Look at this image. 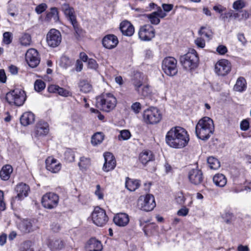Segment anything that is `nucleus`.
Returning a JSON list of instances; mask_svg holds the SVG:
<instances>
[{
  "mask_svg": "<svg viewBox=\"0 0 251 251\" xmlns=\"http://www.w3.org/2000/svg\"><path fill=\"white\" fill-rule=\"evenodd\" d=\"M189 140V135L187 131L180 126L172 128L166 135V143L170 147L176 149L186 147Z\"/></svg>",
  "mask_w": 251,
  "mask_h": 251,
  "instance_id": "obj_1",
  "label": "nucleus"
},
{
  "mask_svg": "<svg viewBox=\"0 0 251 251\" xmlns=\"http://www.w3.org/2000/svg\"><path fill=\"white\" fill-rule=\"evenodd\" d=\"M214 131L213 121L208 117L200 119L196 126V134L199 139L202 140L209 139Z\"/></svg>",
  "mask_w": 251,
  "mask_h": 251,
  "instance_id": "obj_2",
  "label": "nucleus"
},
{
  "mask_svg": "<svg viewBox=\"0 0 251 251\" xmlns=\"http://www.w3.org/2000/svg\"><path fill=\"white\" fill-rule=\"evenodd\" d=\"M116 104V98L110 93L103 94L96 98L97 107L105 112H108L113 110Z\"/></svg>",
  "mask_w": 251,
  "mask_h": 251,
  "instance_id": "obj_3",
  "label": "nucleus"
},
{
  "mask_svg": "<svg viewBox=\"0 0 251 251\" xmlns=\"http://www.w3.org/2000/svg\"><path fill=\"white\" fill-rule=\"evenodd\" d=\"M199 58L196 51L190 50L186 54L180 57V61L183 67L186 70L196 68L198 64Z\"/></svg>",
  "mask_w": 251,
  "mask_h": 251,
  "instance_id": "obj_4",
  "label": "nucleus"
},
{
  "mask_svg": "<svg viewBox=\"0 0 251 251\" xmlns=\"http://www.w3.org/2000/svg\"><path fill=\"white\" fill-rule=\"evenodd\" d=\"M143 122L147 125L158 124L162 119L160 110L155 107H150L145 109L142 115Z\"/></svg>",
  "mask_w": 251,
  "mask_h": 251,
  "instance_id": "obj_5",
  "label": "nucleus"
},
{
  "mask_svg": "<svg viewBox=\"0 0 251 251\" xmlns=\"http://www.w3.org/2000/svg\"><path fill=\"white\" fill-rule=\"evenodd\" d=\"M5 99L9 103L20 106L24 103L26 95L24 90L16 88L7 93Z\"/></svg>",
  "mask_w": 251,
  "mask_h": 251,
  "instance_id": "obj_6",
  "label": "nucleus"
},
{
  "mask_svg": "<svg viewBox=\"0 0 251 251\" xmlns=\"http://www.w3.org/2000/svg\"><path fill=\"white\" fill-rule=\"evenodd\" d=\"M177 60L173 57L165 58L162 62V68L167 75L173 76L177 73Z\"/></svg>",
  "mask_w": 251,
  "mask_h": 251,
  "instance_id": "obj_7",
  "label": "nucleus"
},
{
  "mask_svg": "<svg viewBox=\"0 0 251 251\" xmlns=\"http://www.w3.org/2000/svg\"><path fill=\"white\" fill-rule=\"evenodd\" d=\"M93 223L98 226H103L108 221L105 211L99 206H96L91 214Z\"/></svg>",
  "mask_w": 251,
  "mask_h": 251,
  "instance_id": "obj_8",
  "label": "nucleus"
},
{
  "mask_svg": "<svg viewBox=\"0 0 251 251\" xmlns=\"http://www.w3.org/2000/svg\"><path fill=\"white\" fill-rule=\"evenodd\" d=\"M138 202L140 209L145 211H151L156 206L154 197L151 194H147L145 196H141Z\"/></svg>",
  "mask_w": 251,
  "mask_h": 251,
  "instance_id": "obj_9",
  "label": "nucleus"
},
{
  "mask_svg": "<svg viewBox=\"0 0 251 251\" xmlns=\"http://www.w3.org/2000/svg\"><path fill=\"white\" fill-rule=\"evenodd\" d=\"M59 197L53 193H48L43 195L42 199L43 206L48 209L55 208L58 203Z\"/></svg>",
  "mask_w": 251,
  "mask_h": 251,
  "instance_id": "obj_10",
  "label": "nucleus"
},
{
  "mask_svg": "<svg viewBox=\"0 0 251 251\" xmlns=\"http://www.w3.org/2000/svg\"><path fill=\"white\" fill-rule=\"evenodd\" d=\"M231 69L230 62L226 59H221L215 65V72L218 75L224 76L228 74Z\"/></svg>",
  "mask_w": 251,
  "mask_h": 251,
  "instance_id": "obj_11",
  "label": "nucleus"
},
{
  "mask_svg": "<svg viewBox=\"0 0 251 251\" xmlns=\"http://www.w3.org/2000/svg\"><path fill=\"white\" fill-rule=\"evenodd\" d=\"M61 39L60 32L55 29H50L47 34V42L50 47L53 48L57 47L60 44Z\"/></svg>",
  "mask_w": 251,
  "mask_h": 251,
  "instance_id": "obj_12",
  "label": "nucleus"
},
{
  "mask_svg": "<svg viewBox=\"0 0 251 251\" xmlns=\"http://www.w3.org/2000/svg\"><path fill=\"white\" fill-rule=\"evenodd\" d=\"M139 38L144 41H148L155 36V30L150 25H146L141 26L138 32Z\"/></svg>",
  "mask_w": 251,
  "mask_h": 251,
  "instance_id": "obj_13",
  "label": "nucleus"
},
{
  "mask_svg": "<svg viewBox=\"0 0 251 251\" xmlns=\"http://www.w3.org/2000/svg\"><path fill=\"white\" fill-rule=\"evenodd\" d=\"M61 10L65 15L69 18V20L73 25L75 32L77 34H78L79 28L76 21L75 16L74 14V8L71 7L68 3H65L62 5Z\"/></svg>",
  "mask_w": 251,
  "mask_h": 251,
  "instance_id": "obj_14",
  "label": "nucleus"
},
{
  "mask_svg": "<svg viewBox=\"0 0 251 251\" xmlns=\"http://www.w3.org/2000/svg\"><path fill=\"white\" fill-rule=\"evenodd\" d=\"M25 60L30 67H37L40 61L37 50L34 49H29L25 54Z\"/></svg>",
  "mask_w": 251,
  "mask_h": 251,
  "instance_id": "obj_15",
  "label": "nucleus"
},
{
  "mask_svg": "<svg viewBox=\"0 0 251 251\" xmlns=\"http://www.w3.org/2000/svg\"><path fill=\"white\" fill-rule=\"evenodd\" d=\"M15 190L17 193V195L13 198L11 201L12 204L14 203L17 200L21 201L25 197H26L29 191V187L25 183H21L16 186Z\"/></svg>",
  "mask_w": 251,
  "mask_h": 251,
  "instance_id": "obj_16",
  "label": "nucleus"
},
{
  "mask_svg": "<svg viewBox=\"0 0 251 251\" xmlns=\"http://www.w3.org/2000/svg\"><path fill=\"white\" fill-rule=\"evenodd\" d=\"M49 130V124L45 121H40L36 124L35 127L34 136L38 138L44 137L48 135Z\"/></svg>",
  "mask_w": 251,
  "mask_h": 251,
  "instance_id": "obj_17",
  "label": "nucleus"
},
{
  "mask_svg": "<svg viewBox=\"0 0 251 251\" xmlns=\"http://www.w3.org/2000/svg\"><path fill=\"white\" fill-rule=\"evenodd\" d=\"M104 157L105 162L102 167L103 171L108 172L113 170L116 165L114 156L111 153L107 152L104 153Z\"/></svg>",
  "mask_w": 251,
  "mask_h": 251,
  "instance_id": "obj_18",
  "label": "nucleus"
},
{
  "mask_svg": "<svg viewBox=\"0 0 251 251\" xmlns=\"http://www.w3.org/2000/svg\"><path fill=\"white\" fill-rule=\"evenodd\" d=\"M188 178L191 183L198 185L202 183L203 177L201 171L200 170L196 169H192L189 171Z\"/></svg>",
  "mask_w": 251,
  "mask_h": 251,
  "instance_id": "obj_19",
  "label": "nucleus"
},
{
  "mask_svg": "<svg viewBox=\"0 0 251 251\" xmlns=\"http://www.w3.org/2000/svg\"><path fill=\"white\" fill-rule=\"evenodd\" d=\"M47 169L53 173H57L61 169V164L57 159L49 157L46 160Z\"/></svg>",
  "mask_w": 251,
  "mask_h": 251,
  "instance_id": "obj_20",
  "label": "nucleus"
},
{
  "mask_svg": "<svg viewBox=\"0 0 251 251\" xmlns=\"http://www.w3.org/2000/svg\"><path fill=\"white\" fill-rule=\"evenodd\" d=\"M118 43V38L114 34H108L105 36L102 41L103 47L110 50L115 48Z\"/></svg>",
  "mask_w": 251,
  "mask_h": 251,
  "instance_id": "obj_21",
  "label": "nucleus"
},
{
  "mask_svg": "<svg viewBox=\"0 0 251 251\" xmlns=\"http://www.w3.org/2000/svg\"><path fill=\"white\" fill-rule=\"evenodd\" d=\"M48 90L50 93H57L62 97H67L72 95V93L70 91L57 85H50L48 88Z\"/></svg>",
  "mask_w": 251,
  "mask_h": 251,
  "instance_id": "obj_22",
  "label": "nucleus"
},
{
  "mask_svg": "<svg viewBox=\"0 0 251 251\" xmlns=\"http://www.w3.org/2000/svg\"><path fill=\"white\" fill-rule=\"evenodd\" d=\"M86 251H102L101 243L95 238H91L85 245Z\"/></svg>",
  "mask_w": 251,
  "mask_h": 251,
  "instance_id": "obj_23",
  "label": "nucleus"
},
{
  "mask_svg": "<svg viewBox=\"0 0 251 251\" xmlns=\"http://www.w3.org/2000/svg\"><path fill=\"white\" fill-rule=\"evenodd\" d=\"M114 223L119 226H125L129 223V218L128 215L125 213L117 214L113 218Z\"/></svg>",
  "mask_w": 251,
  "mask_h": 251,
  "instance_id": "obj_24",
  "label": "nucleus"
},
{
  "mask_svg": "<svg viewBox=\"0 0 251 251\" xmlns=\"http://www.w3.org/2000/svg\"><path fill=\"white\" fill-rule=\"evenodd\" d=\"M120 29L123 34L127 36H131L134 33V27L129 22L125 21L120 24Z\"/></svg>",
  "mask_w": 251,
  "mask_h": 251,
  "instance_id": "obj_25",
  "label": "nucleus"
},
{
  "mask_svg": "<svg viewBox=\"0 0 251 251\" xmlns=\"http://www.w3.org/2000/svg\"><path fill=\"white\" fill-rule=\"evenodd\" d=\"M154 156L152 152L150 150H144L139 154V159L143 165L147 164L148 162L153 161Z\"/></svg>",
  "mask_w": 251,
  "mask_h": 251,
  "instance_id": "obj_26",
  "label": "nucleus"
},
{
  "mask_svg": "<svg viewBox=\"0 0 251 251\" xmlns=\"http://www.w3.org/2000/svg\"><path fill=\"white\" fill-rule=\"evenodd\" d=\"M35 121L34 114L31 112H25L21 117L20 122L22 125L27 126L32 124Z\"/></svg>",
  "mask_w": 251,
  "mask_h": 251,
  "instance_id": "obj_27",
  "label": "nucleus"
},
{
  "mask_svg": "<svg viewBox=\"0 0 251 251\" xmlns=\"http://www.w3.org/2000/svg\"><path fill=\"white\" fill-rule=\"evenodd\" d=\"M140 185L139 180L131 179L128 177L126 178L125 186L129 191H134L137 189Z\"/></svg>",
  "mask_w": 251,
  "mask_h": 251,
  "instance_id": "obj_28",
  "label": "nucleus"
},
{
  "mask_svg": "<svg viewBox=\"0 0 251 251\" xmlns=\"http://www.w3.org/2000/svg\"><path fill=\"white\" fill-rule=\"evenodd\" d=\"M46 21L50 22L53 21L55 23L59 22V12L57 8L51 7L50 11L48 12L45 18Z\"/></svg>",
  "mask_w": 251,
  "mask_h": 251,
  "instance_id": "obj_29",
  "label": "nucleus"
},
{
  "mask_svg": "<svg viewBox=\"0 0 251 251\" xmlns=\"http://www.w3.org/2000/svg\"><path fill=\"white\" fill-rule=\"evenodd\" d=\"M246 89L247 82L245 78L242 76L238 77L233 87L234 90L239 92H243L245 91Z\"/></svg>",
  "mask_w": 251,
  "mask_h": 251,
  "instance_id": "obj_30",
  "label": "nucleus"
},
{
  "mask_svg": "<svg viewBox=\"0 0 251 251\" xmlns=\"http://www.w3.org/2000/svg\"><path fill=\"white\" fill-rule=\"evenodd\" d=\"M19 229L23 233H29L32 231V224L30 220H24L19 224Z\"/></svg>",
  "mask_w": 251,
  "mask_h": 251,
  "instance_id": "obj_31",
  "label": "nucleus"
},
{
  "mask_svg": "<svg viewBox=\"0 0 251 251\" xmlns=\"http://www.w3.org/2000/svg\"><path fill=\"white\" fill-rule=\"evenodd\" d=\"M214 184L219 187H224L226 184L227 180L226 176L222 174H216L213 178Z\"/></svg>",
  "mask_w": 251,
  "mask_h": 251,
  "instance_id": "obj_32",
  "label": "nucleus"
},
{
  "mask_svg": "<svg viewBox=\"0 0 251 251\" xmlns=\"http://www.w3.org/2000/svg\"><path fill=\"white\" fill-rule=\"evenodd\" d=\"M12 171L13 169L11 166L9 165L4 166L0 172V176L1 178L3 180H8Z\"/></svg>",
  "mask_w": 251,
  "mask_h": 251,
  "instance_id": "obj_33",
  "label": "nucleus"
},
{
  "mask_svg": "<svg viewBox=\"0 0 251 251\" xmlns=\"http://www.w3.org/2000/svg\"><path fill=\"white\" fill-rule=\"evenodd\" d=\"M49 246L52 251L60 250L64 248V243L60 240H52L49 243Z\"/></svg>",
  "mask_w": 251,
  "mask_h": 251,
  "instance_id": "obj_34",
  "label": "nucleus"
},
{
  "mask_svg": "<svg viewBox=\"0 0 251 251\" xmlns=\"http://www.w3.org/2000/svg\"><path fill=\"white\" fill-rule=\"evenodd\" d=\"M78 87L80 91L84 93L90 92L92 89V85L85 80H80L78 84Z\"/></svg>",
  "mask_w": 251,
  "mask_h": 251,
  "instance_id": "obj_35",
  "label": "nucleus"
},
{
  "mask_svg": "<svg viewBox=\"0 0 251 251\" xmlns=\"http://www.w3.org/2000/svg\"><path fill=\"white\" fill-rule=\"evenodd\" d=\"M90 165V160L89 158L82 156L79 158L78 165L81 170H85Z\"/></svg>",
  "mask_w": 251,
  "mask_h": 251,
  "instance_id": "obj_36",
  "label": "nucleus"
},
{
  "mask_svg": "<svg viewBox=\"0 0 251 251\" xmlns=\"http://www.w3.org/2000/svg\"><path fill=\"white\" fill-rule=\"evenodd\" d=\"M104 139V136L100 132H97L94 134L91 138V143L93 145L97 146L100 144Z\"/></svg>",
  "mask_w": 251,
  "mask_h": 251,
  "instance_id": "obj_37",
  "label": "nucleus"
},
{
  "mask_svg": "<svg viewBox=\"0 0 251 251\" xmlns=\"http://www.w3.org/2000/svg\"><path fill=\"white\" fill-rule=\"evenodd\" d=\"M207 163L211 169L216 170L220 167V163L218 160L212 156L207 158Z\"/></svg>",
  "mask_w": 251,
  "mask_h": 251,
  "instance_id": "obj_38",
  "label": "nucleus"
},
{
  "mask_svg": "<svg viewBox=\"0 0 251 251\" xmlns=\"http://www.w3.org/2000/svg\"><path fill=\"white\" fill-rule=\"evenodd\" d=\"M75 158V151L71 149H67L64 152V159L68 162L74 161Z\"/></svg>",
  "mask_w": 251,
  "mask_h": 251,
  "instance_id": "obj_39",
  "label": "nucleus"
},
{
  "mask_svg": "<svg viewBox=\"0 0 251 251\" xmlns=\"http://www.w3.org/2000/svg\"><path fill=\"white\" fill-rule=\"evenodd\" d=\"M20 43L22 45L24 46H28L31 43V36L29 34H24L20 39Z\"/></svg>",
  "mask_w": 251,
  "mask_h": 251,
  "instance_id": "obj_40",
  "label": "nucleus"
},
{
  "mask_svg": "<svg viewBox=\"0 0 251 251\" xmlns=\"http://www.w3.org/2000/svg\"><path fill=\"white\" fill-rule=\"evenodd\" d=\"M20 251H34L32 242L30 241L23 242L20 246Z\"/></svg>",
  "mask_w": 251,
  "mask_h": 251,
  "instance_id": "obj_41",
  "label": "nucleus"
},
{
  "mask_svg": "<svg viewBox=\"0 0 251 251\" xmlns=\"http://www.w3.org/2000/svg\"><path fill=\"white\" fill-rule=\"evenodd\" d=\"M199 34L201 37H205L210 40L212 38L211 31L205 27L202 26L199 31Z\"/></svg>",
  "mask_w": 251,
  "mask_h": 251,
  "instance_id": "obj_42",
  "label": "nucleus"
},
{
  "mask_svg": "<svg viewBox=\"0 0 251 251\" xmlns=\"http://www.w3.org/2000/svg\"><path fill=\"white\" fill-rule=\"evenodd\" d=\"M46 87L45 83L40 79H38L34 83V89L37 92H40L43 90Z\"/></svg>",
  "mask_w": 251,
  "mask_h": 251,
  "instance_id": "obj_43",
  "label": "nucleus"
},
{
  "mask_svg": "<svg viewBox=\"0 0 251 251\" xmlns=\"http://www.w3.org/2000/svg\"><path fill=\"white\" fill-rule=\"evenodd\" d=\"M246 6V2L243 0H237L232 5L233 8L235 10H239Z\"/></svg>",
  "mask_w": 251,
  "mask_h": 251,
  "instance_id": "obj_44",
  "label": "nucleus"
},
{
  "mask_svg": "<svg viewBox=\"0 0 251 251\" xmlns=\"http://www.w3.org/2000/svg\"><path fill=\"white\" fill-rule=\"evenodd\" d=\"M137 93L144 97L148 96L151 93V90L148 85H144L137 91Z\"/></svg>",
  "mask_w": 251,
  "mask_h": 251,
  "instance_id": "obj_45",
  "label": "nucleus"
},
{
  "mask_svg": "<svg viewBox=\"0 0 251 251\" xmlns=\"http://www.w3.org/2000/svg\"><path fill=\"white\" fill-rule=\"evenodd\" d=\"M142 109V105L139 102H135L131 105V110L135 114H139Z\"/></svg>",
  "mask_w": 251,
  "mask_h": 251,
  "instance_id": "obj_46",
  "label": "nucleus"
},
{
  "mask_svg": "<svg viewBox=\"0 0 251 251\" xmlns=\"http://www.w3.org/2000/svg\"><path fill=\"white\" fill-rule=\"evenodd\" d=\"M148 17L152 24L158 25L160 23L159 18L154 12L148 15Z\"/></svg>",
  "mask_w": 251,
  "mask_h": 251,
  "instance_id": "obj_47",
  "label": "nucleus"
},
{
  "mask_svg": "<svg viewBox=\"0 0 251 251\" xmlns=\"http://www.w3.org/2000/svg\"><path fill=\"white\" fill-rule=\"evenodd\" d=\"M94 193L99 200H102L103 199V189L101 188L100 185L98 184L96 185V189Z\"/></svg>",
  "mask_w": 251,
  "mask_h": 251,
  "instance_id": "obj_48",
  "label": "nucleus"
},
{
  "mask_svg": "<svg viewBox=\"0 0 251 251\" xmlns=\"http://www.w3.org/2000/svg\"><path fill=\"white\" fill-rule=\"evenodd\" d=\"M71 65V61L70 59L66 56H63L61 58L60 65L64 68H67Z\"/></svg>",
  "mask_w": 251,
  "mask_h": 251,
  "instance_id": "obj_49",
  "label": "nucleus"
},
{
  "mask_svg": "<svg viewBox=\"0 0 251 251\" xmlns=\"http://www.w3.org/2000/svg\"><path fill=\"white\" fill-rule=\"evenodd\" d=\"M12 33L9 32H5L3 34V42L5 44H9L12 42Z\"/></svg>",
  "mask_w": 251,
  "mask_h": 251,
  "instance_id": "obj_50",
  "label": "nucleus"
},
{
  "mask_svg": "<svg viewBox=\"0 0 251 251\" xmlns=\"http://www.w3.org/2000/svg\"><path fill=\"white\" fill-rule=\"evenodd\" d=\"M131 136L130 132L128 130H123L120 131V134L119 138H121L123 140L128 139Z\"/></svg>",
  "mask_w": 251,
  "mask_h": 251,
  "instance_id": "obj_51",
  "label": "nucleus"
},
{
  "mask_svg": "<svg viewBox=\"0 0 251 251\" xmlns=\"http://www.w3.org/2000/svg\"><path fill=\"white\" fill-rule=\"evenodd\" d=\"M99 65L94 59H89L88 61V67L91 69L96 70Z\"/></svg>",
  "mask_w": 251,
  "mask_h": 251,
  "instance_id": "obj_52",
  "label": "nucleus"
},
{
  "mask_svg": "<svg viewBox=\"0 0 251 251\" xmlns=\"http://www.w3.org/2000/svg\"><path fill=\"white\" fill-rule=\"evenodd\" d=\"M47 8V5L46 3H41L38 5L35 8V11L38 14L44 12Z\"/></svg>",
  "mask_w": 251,
  "mask_h": 251,
  "instance_id": "obj_53",
  "label": "nucleus"
},
{
  "mask_svg": "<svg viewBox=\"0 0 251 251\" xmlns=\"http://www.w3.org/2000/svg\"><path fill=\"white\" fill-rule=\"evenodd\" d=\"M196 45L200 48H203L205 46V40L202 37H198L195 40Z\"/></svg>",
  "mask_w": 251,
  "mask_h": 251,
  "instance_id": "obj_54",
  "label": "nucleus"
},
{
  "mask_svg": "<svg viewBox=\"0 0 251 251\" xmlns=\"http://www.w3.org/2000/svg\"><path fill=\"white\" fill-rule=\"evenodd\" d=\"M4 194L2 190H0V210L3 211L5 209V203L3 201Z\"/></svg>",
  "mask_w": 251,
  "mask_h": 251,
  "instance_id": "obj_55",
  "label": "nucleus"
},
{
  "mask_svg": "<svg viewBox=\"0 0 251 251\" xmlns=\"http://www.w3.org/2000/svg\"><path fill=\"white\" fill-rule=\"evenodd\" d=\"M154 13L160 18H163L167 15L166 13L162 10L160 7H157V11L154 12Z\"/></svg>",
  "mask_w": 251,
  "mask_h": 251,
  "instance_id": "obj_56",
  "label": "nucleus"
},
{
  "mask_svg": "<svg viewBox=\"0 0 251 251\" xmlns=\"http://www.w3.org/2000/svg\"><path fill=\"white\" fill-rule=\"evenodd\" d=\"M249 128V123L246 120H243L240 123V128L243 131H246Z\"/></svg>",
  "mask_w": 251,
  "mask_h": 251,
  "instance_id": "obj_57",
  "label": "nucleus"
},
{
  "mask_svg": "<svg viewBox=\"0 0 251 251\" xmlns=\"http://www.w3.org/2000/svg\"><path fill=\"white\" fill-rule=\"evenodd\" d=\"M217 51L221 55L225 54L227 51V48L224 45H219L216 49Z\"/></svg>",
  "mask_w": 251,
  "mask_h": 251,
  "instance_id": "obj_58",
  "label": "nucleus"
},
{
  "mask_svg": "<svg viewBox=\"0 0 251 251\" xmlns=\"http://www.w3.org/2000/svg\"><path fill=\"white\" fill-rule=\"evenodd\" d=\"M176 201L178 204H183L185 201V198L182 194L180 193L176 196Z\"/></svg>",
  "mask_w": 251,
  "mask_h": 251,
  "instance_id": "obj_59",
  "label": "nucleus"
},
{
  "mask_svg": "<svg viewBox=\"0 0 251 251\" xmlns=\"http://www.w3.org/2000/svg\"><path fill=\"white\" fill-rule=\"evenodd\" d=\"M213 9L216 12H218L219 13H222L223 11L226 10V7H224V6H222V5L218 4L213 6Z\"/></svg>",
  "mask_w": 251,
  "mask_h": 251,
  "instance_id": "obj_60",
  "label": "nucleus"
},
{
  "mask_svg": "<svg viewBox=\"0 0 251 251\" xmlns=\"http://www.w3.org/2000/svg\"><path fill=\"white\" fill-rule=\"evenodd\" d=\"M189 212V209L185 207H183L177 211V215L179 216H185Z\"/></svg>",
  "mask_w": 251,
  "mask_h": 251,
  "instance_id": "obj_61",
  "label": "nucleus"
},
{
  "mask_svg": "<svg viewBox=\"0 0 251 251\" xmlns=\"http://www.w3.org/2000/svg\"><path fill=\"white\" fill-rule=\"evenodd\" d=\"M162 7L165 12H169L173 9L174 5L172 4H162Z\"/></svg>",
  "mask_w": 251,
  "mask_h": 251,
  "instance_id": "obj_62",
  "label": "nucleus"
},
{
  "mask_svg": "<svg viewBox=\"0 0 251 251\" xmlns=\"http://www.w3.org/2000/svg\"><path fill=\"white\" fill-rule=\"evenodd\" d=\"M250 14L248 11L246 10H243L242 11L241 17L239 19V20H246L250 17Z\"/></svg>",
  "mask_w": 251,
  "mask_h": 251,
  "instance_id": "obj_63",
  "label": "nucleus"
},
{
  "mask_svg": "<svg viewBox=\"0 0 251 251\" xmlns=\"http://www.w3.org/2000/svg\"><path fill=\"white\" fill-rule=\"evenodd\" d=\"M133 83L136 91L139 90V89H140L141 87L142 86V82L140 80L135 79Z\"/></svg>",
  "mask_w": 251,
  "mask_h": 251,
  "instance_id": "obj_64",
  "label": "nucleus"
}]
</instances>
